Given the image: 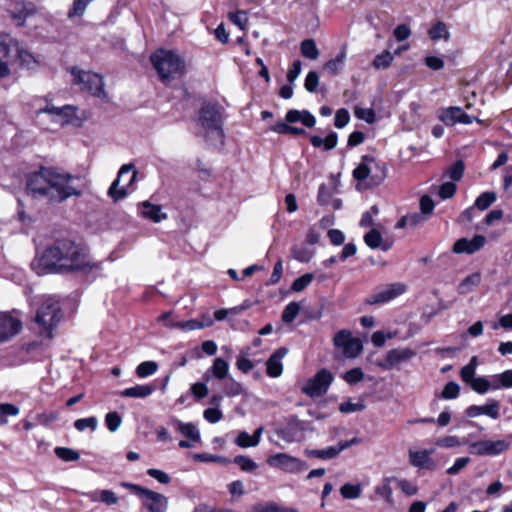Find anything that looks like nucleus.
I'll use <instances>...</instances> for the list:
<instances>
[{"label":"nucleus","instance_id":"f257e3e1","mask_svg":"<svg viewBox=\"0 0 512 512\" xmlns=\"http://www.w3.org/2000/svg\"><path fill=\"white\" fill-rule=\"evenodd\" d=\"M85 188L81 176L60 171L53 167H41L27 177L28 194L36 199L61 203L71 197H80Z\"/></svg>","mask_w":512,"mask_h":512},{"label":"nucleus","instance_id":"f03ea898","mask_svg":"<svg viewBox=\"0 0 512 512\" xmlns=\"http://www.w3.org/2000/svg\"><path fill=\"white\" fill-rule=\"evenodd\" d=\"M94 266L86 248L69 238L55 240L32 263V268L38 275L84 272Z\"/></svg>","mask_w":512,"mask_h":512},{"label":"nucleus","instance_id":"7ed1b4c3","mask_svg":"<svg viewBox=\"0 0 512 512\" xmlns=\"http://www.w3.org/2000/svg\"><path fill=\"white\" fill-rule=\"evenodd\" d=\"M151 62L162 81H169L184 72L185 64L176 53L159 49L151 56Z\"/></svg>","mask_w":512,"mask_h":512},{"label":"nucleus","instance_id":"20e7f679","mask_svg":"<svg viewBox=\"0 0 512 512\" xmlns=\"http://www.w3.org/2000/svg\"><path fill=\"white\" fill-rule=\"evenodd\" d=\"M353 176L359 181H366L367 186H378L385 180L387 170L384 163L372 157L364 156L361 163L353 171Z\"/></svg>","mask_w":512,"mask_h":512},{"label":"nucleus","instance_id":"39448f33","mask_svg":"<svg viewBox=\"0 0 512 512\" xmlns=\"http://www.w3.org/2000/svg\"><path fill=\"white\" fill-rule=\"evenodd\" d=\"M61 317L59 302L53 298H47L39 307L35 321L40 325L42 332L50 337L53 328L59 323Z\"/></svg>","mask_w":512,"mask_h":512},{"label":"nucleus","instance_id":"423d86ee","mask_svg":"<svg viewBox=\"0 0 512 512\" xmlns=\"http://www.w3.org/2000/svg\"><path fill=\"white\" fill-rule=\"evenodd\" d=\"M138 172L131 163L124 164L120 168L117 178L112 182L108 195L117 202L124 199L128 195L129 188L133 185L137 178Z\"/></svg>","mask_w":512,"mask_h":512},{"label":"nucleus","instance_id":"0eeeda50","mask_svg":"<svg viewBox=\"0 0 512 512\" xmlns=\"http://www.w3.org/2000/svg\"><path fill=\"white\" fill-rule=\"evenodd\" d=\"M71 73L74 77V84L79 85L80 89L87 91L93 96L101 99H107V93L104 90L103 77L90 71H82L72 68Z\"/></svg>","mask_w":512,"mask_h":512},{"label":"nucleus","instance_id":"6e6552de","mask_svg":"<svg viewBox=\"0 0 512 512\" xmlns=\"http://www.w3.org/2000/svg\"><path fill=\"white\" fill-rule=\"evenodd\" d=\"M225 109L213 101L203 102L198 112V122L203 128H222Z\"/></svg>","mask_w":512,"mask_h":512},{"label":"nucleus","instance_id":"1a4fd4ad","mask_svg":"<svg viewBox=\"0 0 512 512\" xmlns=\"http://www.w3.org/2000/svg\"><path fill=\"white\" fill-rule=\"evenodd\" d=\"M132 488L148 512H166L169 501L165 495L144 487L133 486Z\"/></svg>","mask_w":512,"mask_h":512},{"label":"nucleus","instance_id":"9d476101","mask_svg":"<svg viewBox=\"0 0 512 512\" xmlns=\"http://www.w3.org/2000/svg\"><path fill=\"white\" fill-rule=\"evenodd\" d=\"M44 111L51 113L54 116V124L61 126L71 125L79 127L82 121L87 118L85 112H81V115H78L77 108L71 105H66L61 108L48 107Z\"/></svg>","mask_w":512,"mask_h":512},{"label":"nucleus","instance_id":"9b49d317","mask_svg":"<svg viewBox=\"0 0 512 512\" xmlns=\"http://www.w3.org/2000/svg\"><path fill=\"white\" fill-rule=\"evenodd\" d=\"M438 118L446 126L471 125L476 122L482 125V121L475 116L468 115L461 107L450 106L442 108L438 111Z\"/></svg>","mask_w":512,"mask_h":512},{"label":"nucleus","instance_id":"f8f14e48","mask_svg":"<svg viewBox=\"0 0 512 512\" xmlns=\"http://www.w3.org/2000/svg\"><path fill=\"white\" fill-rule=\"evenodd\" d=\"M267 464L288 473H298L307 469L304 461L286 453H276L269 456Z\"/></svg>","mask_w":512,"mask_h":512},{"label":"nucleus","instance_id":"ddd939ff","mask_svg":"<svg viewBox=\"0 0 512 512\" xmlns=\"http://www.w3.org/2000/svg\"><path fill=\"white\" fill-rule=\"evenodd\" d=\"M333 381V375L327 369L319 370L303 387V392L310 397L325 394Z\"/></svg>","mask_w":512,"mask_h":512},{"label":"nucleus","instance_id":"4468645a","mask_svg":"<svg viewBox=\"0 0 512 512\" xmlns=\"http://www.w3.org/2000/svg\"><path fill=\"white\" fill-rule=\"evenodd\" d=\"M406 290L407 286L404 283H391L378 288L367 298L366 302L370 305L383 304L404 294Z\"/></svg>","mask_w":512,"mask_h":512},{"label":"nucleus","instance_id":"2eb2a0df","mask_svg":"<svg viewBox=\"0 0 512 512\" xmlns=\"http://www.w3.org/2000/svg\"><path fill=\"white\" fill-rule=\"evenodd\" d=\"M510 447V443L506 440H481L470 444L469 451L479 456H496Z\"/></svg>","mask_w":512,"mask_h":512},{"label":"nucleus","instance_id":"dca6fc26","mask_svg":"<svg viewBox=\"0 0 512 512\" xmlns=\"http://www.w3.org/2000/svg\"><path fill=\"white\" fill-rule=\"evenodd\" d=\"M21 329L22 321L17 315L0 311V344L10 341Z\"/></svg>","mask_w":512,"mask_h":512},{"label":"nucleus","instance_id":"f3484780","mask_svg":"<svg viewBox=\"0 0 512 512\" xmlns=\"http://www.w3.org/2000/svg\"><path fill=\"white\" fill-rule=\"evenodd\" d=\"M415 355L416 352L410 348L391 349L387 352L384 362L378 365L385 370H389L402 362L412 359Z\"/></svg>","mask_w":512,"mask_h":512},{"label":"nucleus","instance_id":"a211bd4d","mask_svg":"<svg viewBox=\"0 0 512 512\" xmlns=\"http://www.w3.org/2000/svg\"><path fill=\"white\" fill-rule=\"evenodd\" d=\"M486 237L483 235H475L472 239L460 238L453 245V252L457 254H473L484 247Z\"/></svg>","mask_w":512,"mask_h":512},{"label":"nucleus","instance_id":"6ab92c4d","mask_svg":"<svg viewBox=\"0 0 512 512\" xmlns=\"http://www.w3.org/2000/svg\"><path fill=\"white\" fill-rule=\"evenodd\" d=\"M500 403L497 400L489 399L484 405H471L465 413L470 418H475L480 415H486L492 419H498L500 417Z\"/></svg>","mask_w":512,"mask_h":512},{"label":"nucleus","instance_id":"aec40b11","mask_svg":"<svg viewBox=\"0 0 512 512\" xmlns=\"http://www.w3.org/2000/svg\"><path fill=\"white\" fill-rule=\"evenodd\" d=\"M288 349L281 347L277 349L266 362L267 375L272 378L281 376L283 372L282 359L287 355Z\"/></svg>","mask_w":512,"mask_h":512},{"label":"nucleus","instance_id":"412c9836","mask_svg":"<svg viewBox=\"0 0 512 512\" xmlns=\"http://www.w3.org/2000/svg\"><path fill=\"white\" fill-rule=\"evenodd\" d=\"M432 452L433 450L410 451L409 462L414 467L434 470L436 464L430 456Z\"/></svg>","mask_w":512,"mask_h":512},{"label":"nucleus","instance_id":"4be33fe9","mask_svg":"<svg viewBox=\"0 0 512 512\" xmlns=\"http://www.w3.org/2000/svg\"><path fill=\"white\" fill-rule=\"evenodd\" d=\"M361 442V439L358 437H354L350 440L340 441L334 446H329L321 449V459L322 460H331L336 458L342 451L345 449L357 445Z\"/></svg>","mask_w":512,"mask_h":512},{"label":"nucleus","instance_id":"5701e85b","mask_svg":"<svg viewBox=\"0 0 512 512\" xmlns=\"http://www.w3.org/2000/svg\"><path fill=\"white\" fill-rule=\"evenodd\" d=\"M229 372V364L224 359L218 357L214 359L213 365L204 373V379L208 382L211 379V376L222 380L228 376Z\"/></svg>","mask_w":512,"mask_h":512},{"label":"nucleus","instance_id":"b1692460","mask_svg":"<svg viewBox=\"0 0 512 512\" xmlns=\"http://www.w3.org/2000/svg\"><path fill=\"white\" fill-rule=\"evenodd\" d=\"M10 13L11 17L17 21V25H23L25 20L35 13V7L32 3H17Z\"/></svg>","mask_w":512,"mask_h":512},{"label":"nucleus","instance_id":"393cba45","mask_svg":"<svg viewBox=\"0 0 512 512\" xmlns=\"http://www.w3.org/2000/svg\"><path fill=\"white\" fill-rule=\"evenodd\" d=\"M286 121L288 123L301 122L304 126L312 128L316 124L315 117L308 111L289 110L286 114Z\"/></svg>","mask_w":512,"mask_h":512},{"label":"nucleus","instance_id":"a878e982","mask_svg":"<svg viewBox=\"0 0 512 512\" xmlns=\"http://www.w3.org/2000/svg\"><path fill=\"white\" fill-rule=\"evenodd\" d=\"M141 214L143 217L156 223L167 218V214L162 212L161 206L151 204L148 201L142 203Z\"/></svg>","mask_w":512,"mask_h":512},{"label":"nucleus","instance_id":"bb28decb","mask_svg":"<svg viewBox=\"0 0 512 512\" xmlns=\"http://www.w3.org/2000/svg\"><path fill=\"white\" fill-rule=\"evenodd\" d=\"M171 422L184 437L195 442L200 441V432L193 423H183L178 419H172Z\"/></svg>","mask_w":512,"mask_h":512},{"label":"nucleus","instance_id":"cd10ccee","mask_svg":"<svg viewBox=\"0 0 512 512\" xmlns=\"http://www.w3.org/2000/svg\"><path fill=\"white\" fill-rule=\"evenodd\" d=\"M155 390V387L152 385H136L133 387L126 388L120 392V395L123 397L130 398H146L150 396Z\"/></svg>","mask_w":512,"mask_h":512},{"label":"nucleus","instance_id":"c85d7f7f","mask_svg":"<svg viewBox=\"0 0 512 512\" xmlns=\"http://www.w3.org/2000/svg\"><path fill=\"white\" fill-rule=\"evenodd\" d=\"M481 273L474 272L465 277L458 285V293L466 295L471 293L481 283Z\"/></svg>","mask_w":512,"mask_h":512},{"label":"nucleus","instance_id":"c756f323","mask_svg":"<svg viewBox=\"0 0 512 512\" xmlns=\"http://www.w3.org/2000/svg\"><path fill=\"white\" fill-rule=\"evenodd\" d=\"M199 137L203 138L205 142L214 148H220L224 144L223 130H201Z\"/></svg>","mask_w":512,"mask_h":512},{"label":"nucleus","instance_id":"7c9ffc66","mask_svg":"<svg viewBox=\"0 0 512 512\" xmlns=\"http://www.w3.org/2000/svg\"><path fill=\"white\" fill-rule=\"evenodd\" d=\"M89 498L93 502H102L107 505H115L118 503L117 495L111 490L94 491L89 494Z\"/></svg>","mask_w":512,"mask_h":512},{"label":"nucleus","instance_id":"2f4dec72","mask_svg":"<svg viewBox=\"0 0 512 512\" xmlns=\"http://www.w3.org/2000/svg\"><path fill=\"white\" fill-rule=\"evenodd\" d=\"M310 141L315 147H323L325 150H331L337 144V135L335 133H330L325 137L312 136Z\"/></svg>","mask_w":512,"mask_h":512},{"label":"nucleus","instance_id":"473e14b6","mask_svg":"<svg viewBox=\"0 0 512 512\" xmlns=\"http://www.w3.org/2000/svg\"><path fill=\"white\" fill-rule=\"evenodd\" d=\"M300 51L303 57L316 60L319 57V50L313 39H305L300 44Z\"/></svg>","mask_w":512,"mask_h":512},{"label":"nucleus","instance_id":"72a5a7b5","mask_svg":"<svg viewBox=\"0 0 512 512\" xmlns=\"http://www.w3.org/2000/svg\"><path fill=\"white\" fill-rule=\"evenodd\" d=\"M9 53V46L0 40V78L7 77L10 74L8 65Z\"/></svg>","mask_w":512,"mask_h":512},{"label":"nucleus","instance_id":"f704fd0d","mask_svg":"<svg viewBox=\"0 0 512 512\" xmlns=\"http://www.w3.org/2000/svg\"><path fill=\"white\" fill-rule=\"evenodd\" d=\"M428 34H429L430 38L434 41H437L440 39L448 40L450 37V33L447 28V25L442 21H438L436 24H434L429 29Z\"/></svg>","mask_w":512,"mask_h":512},{"label":"nucleus","instance_id":"c9c22d12","mask_svg":"<svg viewBox=\"0 0 512 512\" xmlns=\"http://www.w3.org/2000/svg\"><path fill=\"white\" fill-rule=\"evenodd\" d=\"M340 494L346 500L357 499L362 494V486L361 484L345 483L340 488Z\"/></svg>","mask_w":512,"mask_h":512},{"label":"nucleus","instance_id":"e433bc0d","mask_svg":"<svg viewBox=\"0 0 512 512\" xmlns=\"http://www.w3.org/2000/svg\"><path fill=\"white\" fill-rule=\"evenodd\" d=\"M363 346L358 338H352L342 348L343 354L347 358H355L362 352Z\"/></svg>","mask_w":512,"mask_h":512},{"label":"nucleus","instance_id":"4c0bfd02","mask_svg":"<svg viewBox=\"0 0 512 512\" xmlns=\"http://www.w3.org/2000/svg\"><path fill=\"white\" fill-rule=\"evenodd\" d=\"M213 324V321L208 318L206 323L199 322L198 320H188L183 322H177L176 324L171 325L172 327H177L185 331H192L197 329H202L204 327H208Z\"/></svg>","mask_w":512,"mask_h":512},{"label":"nucleus","instance_id":"58836bf2","mask_svg":"<svg viewBox=\"0 0 512 512\" xmlns=\"http://www.w3.org/2000/svg\"><path fill=\"white\" fill-rule=\"evenodd\" d=\"M158 363L155 361H144L136 367V374L139 378H146L156 373Z\"/></svg>","mask_w":512,"mask_h":512},{"label":"nucleus","instance_id":"ea45409f","mask_svg":"<svg viewBox=\"0 0 512 512\" xmlns=\"http://www.w3.org/2000/svg\"><path fill=\"white\" fill-rule=\"evenodd\" d=\"M496 198L497 197L494 192H484L476 198L474 207L481 211H484L488 209L496 201Z\"/></svg>","mask_w":512,"mask_h":512},{"label":"nucleus","instance_id":"a19ab883","mask_svg":"<svg viewBox=\"0 0 512 512\" xmlns=\"http://www.w3.org/2000/svg\"><path fill=\"white\" fill-rule=\"evenodd\" d=\"M19 408L10 403H2L0 404V425L8 424V416H17L19 414Z\"/></svg>","mask_w":512,"mask_h":512},{"label":"nucleus","instance_id":"79ce46f5","mask_svg":"<svg viewBox=\"0 0 512 512\" xmlns=\"http://www.w3.org/2000/svg\"><path fill=\"white\" fill-rule=\"evenodd\" d=\"M300 305L297 302H290L282 313V321L284 323H291L299 314Z\"/></svg>","mask_w":512,"mask_h":512},{"label":"nucleus","instance_id":"37998d69","mask_svg":"<svg viewBox=\"0 0 512 512\" xmlns=\"http://www.w3.org/2000/svg\"><path fill=\"white\" fill-rule=\"evenodd\" d=\"M233 462L235 464H237L238 466H240V468L244 472H254L258 468V465L255 461H253L248 456H244V455L236 456L234 458Z\"/></svg>","mask_w":512,"mask_h":512},{"label":"nucleus","instance_id":"c03bdc74","mask_svg":"<svg viewBox=\"0 0 512 512\" xmlns=\"http://www.w3.org/2000/svg\"><path fill=\"white\" fill-rule=\"evenodd\" d=\"M469 385L475 392L479 394H485L492 389L490 380L485 377H476L473 381H471Z\"/></svg>","mask_w":512,"mask_h":512},{"label":"nucleus","instance_id":"a18cd8bd","mask_svg":"<svg viewBox=\"0 0 512 512\" xmlns=\"http://www.w3.org/2000/svg\"><path fill=\"white\" fill-rule=\"evenodd\" d=\"M354 115L360 120H364L368 124H372L375 121V112L371 108H364L361 106H355Z\"/></svg>","mask_w":512,"mask_h":512},{"label":"nucleus","instance_id":"49530a36","mask_svg":"<svg viewBox=\"0 0 512 512\" xmlns=\"http://www.w3.org/2000/svg\"><path fill=\"white\" fill-rule=\"evenodd\" d=\"M97 426L98 420L94 416L77 419L74 422V427L80 432L84 431L87 428L91 429L92 431H95L97 429Z\"/></svg>","mask_w":512,"mask_h":512},{"label":"nucleus","instance_id":"de8ad7c7","mask_svg":"<svg viewBox=\"0 0 512 512\" xmlns=\"http://www.w3.org/2000/svg\"><path fill=\"white\" fill-rule=\"evenodd\" d=\"M496 380H499L500 384H492V390L512 388V370H506L500 374H496Z\"/></svg>","mask_w":512,"mask_h":512},{"label":"nucleus","instance_id":"09e8293b","mask_svg":"<svg viewBox=\"0 0 512 512\" xmlns=\"http://www.w3.org/2000/svg\"><path fill=\"white\" fill-rule=\"evenodd\" d=\"M228 18L234 25L238 26L241 30H244L248 23L247 12L243 10H238L236 12L229 13Z\"/></svg>","mask_w":512,"mask_h":512},{"label":"nucleus","instance_id":"8fccbe9b","mask_svg":"<svg viewBox=\"0 0 512 512\" xmlns=\"http://www.w3.org/2000/svg\"><path fill=\"white\" fill-rule=\"evenodd\" d=\"M55 454L58 458L67 462L77 461L80 458V455L77 451L66 447H57L55 449Z\"/></svg>","mask_w":512,"mask_h":512},{"label":"nucleus","instance_id":"3c124183","mask_svg":"<svg viewBox=\"0 0 512 512\" xmlns=\"http://www.w3.org/2000/svg\"><path fill=\"white\" fill-rule=\"evenodd\" d=\"M389 479H385V482L375 487V493L386 500L389 504H393V492L389 484Z\"/></svg>","mask_w":512,"mask_h":512},{"label":"nucleus","instance_id":"603ef678","mask_svg":"<svg viewBox=\"0 0 512 512\" xmlns=\"http://www.w3.org/2000/svg\"><path fill=\"white\" fill-rule=\"evenodd\" d=\"M364 241L368 247L376 249L382 243V235L378 230L372 229L364 236Z\"/></svg>","mask_w":512,"mask_h":512},{"label":"nucleus","instance_id":"864d4df0","mask_svg":"<svg viewBox=\"0 0 512 512\" xmlns=\"http://www.w3.org/2000/svg\"><path fill=\"white\" fill-rule=\"evenodd\" d=\"M393 60V55L390 51L385 50L381 54L377 55L373 61V66L376 69H385L387 68Z\"/></svg>","mask_w":512,"mask_h":512},{"label":"nucleus","instance_id":"5fc2aeb1","mask_svg":"<svg viewBox=\"0 0 512 512\" xmlns=\"http://www.w3.org/2000/svg\"><path fill=\"white\" fill-rule=\"evenodd\" d=\"M105 424L110 432H116L122 424V418L117 412H109L105 416Z\"/></svg>","mask_w":512,"mask_h":512},{"label":"nucleus","instance_id":"6e6d98bb","mask_svg":"<svg viewBox=\"0 0 512 512\" xmlns=\"http://www.w3.org/2000/svg\"><path fill=\"white\" fill-rule=\"evenodd\" d=\"M460 393V386L456 382H448L442 390L441 397L446 400L456 399Z\"/></svg>","mask_w":512,"mask_h":512},{"label":"nucleus","instance_id":"4d7b16f0","mask_svg":"<svg viewBox=\"0 0 512 512\" xmlns=\"http://www.w3.org/2000/svg\"><path fill=\"white\" fill-rule=\"evenodd\" d=\"M313 279L314 275L312 273H306L295 279L291 288L295 292H301L312 282Z\"/></svg>","mask_w":512,"mask_h":512},{"label":"nucleus","instance_id":"13d9d810","mask_svg":"<svg viewBox=\"0 0 512 512\" xmlns=\"http://www.w3.org/2000/svg\"><path fill=\"white\" fill-rule=\"evenodd\" d=\"M346 58V52L343 49L334 59L329 60L325 64V69L331 73H336L343 65Z\"/></svg>","mask_w":512,"mask_h":512},{"label":"nucleus","instance_id":"bf43d9fd","mask_svg":"<svg viewBox=\"0 0 512 512\" xmlns=\"http://www.w3.org/2000/svg\"><path fill=\"white\" fill-rule=\"evenodd\" d=\"M343 379L348 384H356L364 379V372L361 368H353L345 372Z\"/></svg>","mask_w":512,"mask_h":512},{"label":"nucleus","instance_id":"052dcab7","mask_svg":"<svg viewBox=\"0 0 512 512\" xmlns=\"http://www.w3.org/2000/svg\"><path fill=\"white\" fill-rule=\"evenodd\" d=\"M352 338V333L349 330L343 329L335 334L333 343L336 347L342 349Z\"/></svg>","mask_w":512,"mask_h":512},{"label":"nucleus","instance_id":"680f3d73","mask_svg":"<svg viewBox=\"0 0 512 512\" xmlns=\"http://www.w3.org/2000/svg\"><path fill=\"white\" fill-rule=\"evenodd\" d=\"M253 441L252 435H249L246 431H241L234 440V443L241 448L256 447Z\"/></svg>","mask_w":512,"mask_h":512},{"label":"nucleus","instance_id":"e2e57ef3","mask_svg":"<svg viewBox=\"0 0 512 512\" xmlns=\"http://www.w3.org/2000/svg\"><path fill=\"white\" fill-rule=\"evenodd\" d=\"M435 444L442 448H454L460 446V442L457 436H445L436 440Z\"/></svg>","mask_w":512,"mask_h":512},{"label":"nucleus","instance_id":"0e129e2a","mask_svg":"<svg viewBox=\"0 0 512 512\" xmlns=\"http://www.w3.org/2000/svg\"><path fill=\"white\" fill-rule=\"evenodd\" d=\"M397 484L401 491L408 496L416 495L418 492L417 485L407 479H399Z\"/></svg>","mask_w":512,"mask_h":512},{"label":"nucleus","instance_id":"69168bd1","mask_svg":"<svg viewBox=\"0 0 512 512\" xmlns=\"http://www.w3.org/2000/svg\"><path fill=\"white\" fill-rule=\"evenodd\" d=\"M364 408H365V405L361 401H359V402L346 401V402H342L339 405V410L342 413L358 412V411H362Z\"/></svg>","mask_w":512,"mask_h":512},{"label":"nucleus","instance_id":"338daca9","mask_svg":"<svg viewBox=\"0 0 512 512\" xmlns=\"http://www.w3.org/2000/svg\"><path fill=\"white\" fill-rule=\"evenodd\" d=\"M464 172V163L462 161H457L454 165H452L446 172V174L453 180L458 181L462 178Z\"/></svg>","mask_w":512,"mask_h":512},{"label":"nucleus","instance_id":"774afa93","mask_svg":"<svg viewBox=\"0 0 512 512\" xmlns=\"http://www.w3.org/2000/svg\"><path fill=\"white\" fill-rule=\"evenodd\" d=\"M277 505L278 504L273 501L256 503L251 507L250 512H277Z\"/></svg>","mask_w":512,"mask_h":512}]
</instances>
